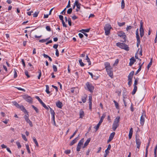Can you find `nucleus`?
<instances>
[{
	"label": "nucleus",
	"mask_w": 157,
	"mask_h": 157,
	"mask_svg": "<svg viewBox=\"0 0 157 157\" xmlns=\"http://www.w3.org/2000/svg\"><path fill=\"white\" fill-rule=\"evenodd\" d=\"M120 117L119 116L117 117L114 120L112 125V129L114 131H115L119 125Z\"/></svg>",
	"instance_id": "nucleus-1"
},
{
	"label": "nucleus",
	"mask_w": 157,
	"mask_h": 157,
	"mask_svg": "<svg viewBox=\"0 0 157 157\" xmlns=\"http://www.w3.org/2000/svg\"><path fill=\"white\" fill-rule=\"evenodd\" d=\"M116 45L120 48L128 51L129 50V48L126 44L124 43L118 42L116 44Z\"/></svg>",
	"instance_id": "nucleus-2"
},
{
	"label": "nucleus",
	"mask_w": 157,
	"mask_h": 157,
	"mask_svg": "<svg viewBox=\"0 0 157 157\" xmlns=\"http://www.w3.org/2000/svg\"><path fill=\"white\" fill-rule=\"evenodd\" d=\"M112 28L111 25L108 24L105 25L104 27V30L105 35L108 36L109 35L110 33V30Z\"/></svg>",
	"instance_id": "nucleus-3"
},
{
	"label": "nucleus",
	"mask_w": 157,
	"mask_h": 157,
	"mask_svg": "<svg viewBox=\"0 0 157 157\" xmlns=\"http://www.w3.org/2000/svg\"><path fill=\"white\" fill-rule=\"evenodd\" d=\"M134 73V71H132L131 72L128 76V84L129 86H131L132 84V78Z\"/></svg>",
	"instance_id": "nucleus-4"
},
{
	"label": "nucleus",
	"mask_w": 157,
	"mask_h": 157,
	"mask_svg": "<svg viewBox=\"0 0 157 157\" xmlns=\"http://www.w3.org/2000/svg\"><path fill=\"white\" fill-rule=\"evenodd\" d=\"M86 86L87 90L91 92H93L94 87L89 82H87L86 84Z\"/></svg>",
	"instance_id": "nucleus-5"
},
{
	"label": "nucleus",
	"mask_w": 157,
	"mask_h": 157,
	"mask_svg": "<svg viewBox=\"0 0 157 157\" xmlns=\"http://www.w3.org/2000/svg\"><path fill=\"white\" fill-rule=\"evenodd\" d=\"M84 141V138H82L80 140L78 143L76 148V150L78 152L80 151V149L81 148L82 145L83 144Z\"/></svg>",
	"instance_id": "nucleus-6"
},
{
	"label": "nucleus",
	"mask_w": 157,
	"mask_h": 157,
	"mask_svg": "<svg viewBox=\"0 0 157 157\" xmlns=\"http://www.w3.org/2000/svg\"><path fill=\"white\" fill-rule=\"evenodd\" d=\"M22 96L23 98L27 102L29 103H31L32 102L33 99L30 96L27 94L23 95Z\"/></svg>",
	"instance_id": "nucleus-7"
},
{
	"label": "nucleus",
	"mask_w": 157,
	"mask_h": 157,
	"mask_svg": "<svg viewBox=\"0 0 157 157\" xmlns=\"http://www.w3.org/2000/svg\"><path fill=\"white\" fill-rule=\"evenodd\" d=\"M143 23L141 21L140 22V36L142 37L144 35V30L143 28Z\"/></svg>",
	"instance_id": "nucleus-8"
},
{
	"label": "nucleus",
	"mask_w": 157,
	"mask_h": 157,
	"mask_svg": "<svg viewBox=\"0 0 157 157\" xmlns=\"http://www.w3.org/2000/svg\"><path fill=\"white\" fill-rule=\"evenodd\" d=\"M105 115H103L102 116H101L98 124H97V126L96 127H94V128L95 129L96 131H97L98 130L100 126V125L101 123L103 122V120L104 119V118H105Z\"/></svg>",
	"instance_id": "nucleus-9"
},
{
	"label": "nucleus",
	"mask_w": 157,
	"mask_h": 157,
	"mask_svg": "<svg viewBox=\"0 0 157 157\" xmlns=\"http://www.w3.org/2000/svg\"><path fill=\"white\" fill-rule=\"evenodd\" d=\"M146 117L145 114H144L143 113L141 116L140 123L141 125H143L144 124L145 122V118Z\"/></svg>",
	"instance_id": "nucleus-10"
},
{
	"label": "nucleus",
	"mask_w": 157,
	"mask_h": 157,
	"mask_svg": "<svg viewBox=\"0 0 157 157\" xmlns=\"http://www.w3.org/2000/svg\"><path fill=\"white\" fill-rule=\"evenodd\" d=\"M24 118L25 121L27 122V123L29 124L30 126L31 127H32L33 126L32 123L30 120L29 119L28 116L25 115L24 117Z\"/></svg>",
	"instance_id": "nucleus-11"
},
{
	"label": "nucleus",
	"mask_w": 157,
	"mask_h": 157,
	"mask_svg": "<svg viewBox=\"0 0 157 157\" xmlns=\"http://www.w3.org/2000/svg\"><path fill=\"white\" fill-rule=\"evenodd\" d=\"M136 143L137 145V148L139 149L141 144V141L137 137H136Z\"/></svg>",
	"instance_id": "nucleus-12"
},
{
	"label": "nucleus",
	"mask_w": 157,
	"mask_h": 157,
	"mask_svg": "<svg viewBox=\"0 0 157 157\" xmlns=\"http://www.w3.org/2000/svg\"><path fill=\"white\" fill-rule=\"evenodd\" d=\"M71 93L74 94H76L78 92V89L77 88H72L71 89Z\"/></svg>",
	"instance_id": "nucleus-13"
},
{
	"label": "nucleus",
	"mask_w": 157,
	"mask_h": 157,
	"mask_svg": "<svg viewBox=\"0 0 157 157\" xmlns=\"http://www.w3.org/2000/svg\"><path fill=\"white\" fill-rule=\"evenodd\" d=\"M130 61L129 65L130 66H132L135 62L136 60L133 57H132L130 59Z\"/></svg>",
	"instance_id": "nucleus-14"
},
{
	"label": "nucleus",
	"mask_w": 157,
	"mask_h": 157,
	"mask_svg": "<svg viewBox=\"0 0 157 157\" xmlns=\"http://www.w3.org/2000/svg\"><path fill=\"white\" fill-rule=\"evenodd\" d=\"M56 105L57 107L61 108L63 106V104L61 102L59 101L56 102Z\"/></svg>",
	"instance_id": "nucleus-15"
},
{
	"label": "nucleus",
	"mask_w": 157,
	"mask_h": 157,
	"mask_svg": "<svg viewBox=\"0 0 157 157\" xmlns=\"http://www.w3.org/2000/svg\"><path fill=\"white\" fill-rule=\"evenodd\" d=\"M107 74L109 75V76L111 77V78H113V71H112V69L110 70H109V71H107Z\"/></svg>",
	"instance_id": "nucleus-16"
},
{
	"label": "nucleus",
	"mask_w": 157,
	"mask_h": 157,
	"mask_svg": "<svg viewBox=\"0 0 157 157\" xmlns=\"http://www.w3.org/2000/svg\"><path fill=\"white\" fill-rule=\"evenodd\" d=\"M117 34L120 37H121L122 36H123L125 37V33L122 31L118 32Z\"/></svg>",
	"instance_id": "nucleus-17"
},
{
	"label": "nucleus",
	"mask_w": 157,
	"mask_h": 157,
	"mask_svg": "<svg viewBox=\"0 0 157 157\" xmlns=\"http://www.w3.org/2000/svg\"><path fill=\"white\" fill-rule=\"evenodd\" d=\"M79 116L80 118H82L84 116V113L83 110L81 109L79 111Z\"/></svg>",
	"instance_id": "nucleus-18"
},
{
	"label": "nucleus",
	"mask_w": 157,
	"mask_h": 157,
	"mask_svg": "<svg viewBox=\"0 0 157 157\" xmlns=\"http://www.w3.org/2000/svg\"><path fill=\"white\" fill-rule=\"evenodd\" d=\"M87 95L86 94H84L82 97V100L83 103H85L86 100V98Z\"/></svg>",
	"instance_id": "nucleus-19"
},
{
	"label": "nucleus",
	"mask_w": 157,
	"mask_h": 157,
	"mask_svg": "<svg viewBox=\"0 0 157 157\" xmlns=\"http://www.w3.org/2000/svg\"><path fill=\"white\" fill-rule=\"evenodd\" d=\"M90 138H89L86 141V142L85 143V144H84V146L83 147V148H85L86 146L90 142Z\"/></svg>",
	"instance_id": "nucleus-20"
},
{
	"label": "nucleus",
	"mask_w": 157,
	"mask_h": 157,
	"mask_svg": "<svg viewBox=\"0 0 157 157\" xmlns=\"http://www.w3.org/2000/svg\"><path fill=\"white\" fill-rule=\"evenodd\" d=\"M20 109L21 110H22L24 113H27V115H28V113L27 112V110H26V109H25V108L24 107L23 105H21V106Z\"/></svg>",
	"instance_id": "nucleus-21"
},
{
	"label": "nucleus",
	"mask_w": 157,
	"mask_h": 157,
	"mask_svg": "<svg viewBox=\"0 0 157 157\" xmlns=\"http://www.w3.org/2000/svg\"><path fill=\"white\" fill-rule=\"evenodd\" d=\"M35 98L38 100L40 103L43 106L45 104L42 101V100L40 98L37 96H36Z\"/></svg>",
	"instance_id": "nucleus-22"
},
{
	"label": "nucleus",
	"mask_w": 157,
	"mask_h": 157,
	"mask_svg": "<svg viewBox=\"0 0 157 157\" xmlns=\"http://www.w3.org/2000/svg\"><path fill=\"white\" fill-rule=\"evenodd\" d=\"M144 62H143L141 65H140L141 63H139V69H138V70H137V71L136 72V74H135L136 75L140 71L141 69V67H142V65H143V64H144Z\"/></svg>",
	"instance_id": "nucleus-23"
},
{
	"label": "nucleus",
	"mask_w": 157,
	"mask_h": 157,
	"mask_svg": "<svg viewBox=\"0 0 157 157\" xmlns=\"http://www.w3.org/2000/svg\"><path fill=\"white\" fill-rule=\"evenodd\" d=\"M111 147V145L109 144L108 145L107 148L105 151V152L106 153L109 154V150Z\"/></svg>",
	"instance_id": "nucleus-24"
},
{
	"label": "nucleus",
	"mask_w": 157,
	"mask_h": 157,
	"mask_svg": "<svg viewBox=\"0 0 157 157\" xmlns=\"http://www.w3.org/2000/svg\"><path fill=\"white\" fill-rule=\"evenodd\" d=\"M78 140V137L76 138L75 139L72 140L71 143H70V145H72L73 144H74L76 143L77 140Z\"/></svg>",
	"instance_id": "nucleus-25"
},
{
	"label": "nucleus",
	"mask_w": 157,
	"mask_h": 157,
	"mask_svg": "<svg viewBox=\"0 0 157 157\" xmlns=\"http://www.w3.org/2000/svg\"><path fill=\"white\" fill-rule=\"evenodd\" d=\"M137 89V86H134V89H133V91L132 93V95L136 93Z\"/></svg>",
	"instance_id": "nucleus-26"
},
{
	"label": "nucleus",
	"mask_w": 157,
	"mask_h": 157,
	"mask_svg": "<svg viewBox=\"0 0 157 157\" xmlns=\"http://www.w3.org/2000/svg\"><path fill=\"white\" fill-rule=\"evenodd\" d=\"M75 5L76 6L77 9H80V5H81V4H79L78 1L75 2Z\"/></svg>",
	"instance_id": "nucleus-27"
},
{
	"label": "nucleus",
	"mask_w": 157,
	"mask_h": 157,
	"mask_svg": "<svg viewBox=\"0 0 157 157\" xmlns=\"http://www.w3.org/2000/svg\"><path fill=\"white\" fill-rule=\"evenodd\" d=\"M33 141L35 144H36V145L37 147L39 146V144H38L37 141V140L36 139V138L35 137H33Z\"/></svg>",
	"instance_id": "nucleus-28"
},
{
	"label": "nucleus",
	"mask_w": 157,
	"mask_h": 157,
	"mask_svg": "<svg viewBox=\"0 0 157 157\" xmlns=\"http://www.w3.org/2000/svg\"><path fill=\"white\" fill-rule=\"evenodd\" d=\"M45 86L46 87V89L45 91L47 94H49L50 93V91H49V86H48V85H46Z\"/></svg>",
	"instance_id": "nucleus-29"
},
{
	"label": "nucleus",
	"mask_w": 157,
	"mask_h": 157,
	"mask_svg": "<svg viewBox=\"0 0 157 157\" xmlns=\"http://www.w3.org/2000/svg\"><path fill=\"white\" fill-rule=\"evenodd\" d=\"M125 3L124 0H122L121 2V8L123 9L124 8Z\"/></svg>",
	"instance_id": "nucleus-30"
},
{
	"label": "nucleus",
	"mask_w": 157,
	"mask_h": 157,
	"mask_svg": "<svg viewBox=\"0 0 157 157\" xmlns=\"http://www.w3.org/2000/svg\"><path fill=\"white\" fill-rule=\"evenodd\" d=\"M79 62L80 65L81 67H83L84 66L85 64L82 62L81 59H80L79 60Z\"/></svg>",
	"instance_id": "nucleus-31"
},
{
	"label": "nucleus",
	"mask_w": 157,
	"mask_h": 157,
	"mask_svg": "<svg viewBox=\"0 0 157 157\" xmlns=\"http://www.w3.org/2000/svg\"><path fill=\"white\" fill-rule=\"evenodd\" d=\"M49 108L50 109V112L51 114L52 115H55V113L53 110L49 106H48Z\"/></svg>",
	"instance_id": "nucleus-32"
},
{
	"label": "nucleus",
	"mask_w": 157,
	"mask_h": 157,
	"mask_svg": "<svg viewBox=\"0 0 157 157\" xmlns=\"http://www.w3.org/2000/svg\"><path fill=\"white\" fill-rule=\"evenodd\" d=\"M136 39H140L139 35L138 29H137L136 31Z\"/></svg>",
	"instance_id": "nucleus-33"
},
{
	"label": "nucleus",
	"mask_w": 157,
	"mask_h": 157,
	"mask_svg": "<svg viewBox=\"0 0 157 157\" xmlns=\"http://www.w3.org/2000/svg\"><path fill=\"white\" fill-rule=\"evenodd\" d=\"M115 133L114 132H113L112 133L110 134V135L109 136V138H110V139H112V140H113V138L114 137V136L115 135Z\"/></svg>",
	"instance_id": "nucleus-34"
},
{
	"label": "nucleus",
	"mask_w": 157,
	"mask_h": 157,
	"mask_svg": "<svg viewBox=\"0 0 157 157\" xmlns=\"http://www.w3.org/2000/svg\"><path fill=\"white\" fill-rule=\"evenodd\" d=\"M38 73H39V75L38 76V78L40 79L41 75V71L40 70H38Z\"/></svg>",
	"instance_id": "nucleus-35"
},
{
	"label": "nucleus",
	"mask_w": 157,
	"mask_h": 157,
	"mask_svg": "<svg viewBox=\"0 0 157 157\" xmlns=\"http://www.w3.org/2000/svg\"><path fill=\"white\" fill-rule=\"evenodd\" d=\"M152 59L151 58V60L150 62H149V64H148L147 65V68L148 69H149V68L151 67V65L152 64Z\"/></svg>",
	"instance_id": "nucleus-36"
},
{
	"label": "nucleus",
	"mask_w": 157,
	"mask_h": 157,
	"mask_svg": "<svg viewBox=\"0 0 157 157\" xmlns=\"http://www.w3.org/2000/svg\"><path fill=\"white\" fill-rule=\"evenodd\" d=\"M113 101V102H114V103L115 104V106L116 107V108L117 109H118V108H119V105H118V103L116 101H115V100H114Z\"/></svg>",
	"instance_id": "nucleus-37"
},
{
	"label": "nucleus",
	"mask_w": 157,
	"mask_h": 157,
	"mask_svg": "<svg viewBox=\"0 0 157 157\" xmlns=\"http://www.w3.org/2000/svg\"><path fill=\"white\" fill-rule=\"evenodd\" d=\"M25 145H26V149H27V150L28 152L29 153H30L31 152H30V149H29V145L28 144H26Z\"/></svg>",
	"instance_id": "nucleus-38"
},
{
	"label": "nucleus",
	"mask_w": 157,
	"mask_h": 157,
	"mask_svg": "<svg viewBox=\"0 0 157 157\" xmlns=\"http://www.w3.org/2000/svg\"><path fill=\"white\" fill-rule=\"evenodd\" d=\"M32 106L36 113H37L39 112L38 109L36 107H35L34 105H32Z\"/></svg>",
	"instance_id": "nucleus-39"
},
{
	"label": "nucleus",
	"mask_w": 157,
	"mask_h": 157,
	"mask_svg": "<svg viewBox=\"0 0 157 157\" xmlns=\"http://www.w3.org/2000/svg\"><path fill=\"white\" fill-rule=\"evenodd\" d=\"M137 40V43L136 44V45L137 47H139V45H140V39H136Z\"/></svg>",
	"instance_id": "nucleus-40"
},
{
	"label": "nucleus",
	"mask_w": 157,
	"mask_h": 157,
	"mask_svg": "<svg viewBox=\"0 0 157 157\" xmlns=\"http://www.w3.org/2000/svg\"><path fill=\"white\" fill-rule=\"evenodd\" d=\"M104 65L105 68L110 66V63L108 62H105L104 63Z\"/></svg>",
	"instance_id": "nucleus-41"
},
{
	"label": "nucleus",
	"mask_w": 157,
	"mask_h": 157,
	"mask_svg": "<svg viewBox=\"0 0 157 157\" xmlns=\"http://www.w3.org/2000/svg\"><path fill=\"white\" fill-rule=\"evenodd\" d=\"M49 38L46 39H41L39 40V42L41 43H44Z\"/></svg>",
	"instance_id": "nucleus-42"
},
{
	"label": "nucleus",
	"mask_w": 157,
	"mask_h": 157,
	"mask_svg": "<svg viewBox=\"0 0 157 157\" xmlns=\"http://www.w3.org/2000/svg\"><path fill=\"white\" fill-rule=\"evenodd\" d=\"M39 13V12H35V13L33 14V17H36L37 16Z\"/></svg>",
	"instance_id": "nucleus-43"
},
{
	"label": "nucleus",
	"mask_w": 157,
	"mask_h": 157,
	"mask_svg": "<svg viewBox=\"0 0 157 157\" xmlns=\"http://www.w3.org/2000/svg\"><path fill=\"white\" fill-rule=\"evenodd\" d=\"M138 78H137L135 79V80L134 81V86H136V85L137 84V82H138Z\"/></svg>",
	"instance_id": "nucleus-44"
},
{
	"label": "nucleus",
	"mask_w": 157,
	"mask_h": 157,
	"mask_svg": "<svg viewBox=\"0 0 157 157\" xmlns=\"http://www.w3.org/2000/svg\"><path fill=\"white\" fill-rule=\"evenodd\" d=\"M25 73L28 78H29L30 77V76L28 74V71L26 70H25Z\"/></svg>",
	"instance_id": "nucleus-45"
},
{
	"label": "nucleus",
	"mask_w": 157,
	"mask_h": 157,
	"mask_svg": "<svg viewBox=\"0 0 157 157\" xmlns=\"http://www.w3.org/2000/svg\"><path fill=\"white\" fill-rule=\"evenodd\" d=\"M125 24V23L124 22H123L122 23H120V22L118 23V25L120 26H123V25H124Z\"/></svg>",
	"instance_id": "nucleus-46"
},
{
	"label": "nucleus",
	"mask_w": 157,
	"mask_h": 157,
	"mask_svg": "<svg viewBox=\"0 0 157 157\" xmlns=\"http://www.w3.org/2000/svg\"><path fill=\"white\" fill-rule=\"evenodd\" d=\"M52 67L54 71L55 72H56L57 71V68L56 66L55 65H53Z\"/></svg>",
	"instance_id": "nucleus-47"
},
{
	"label": "nucleus",
	"mask_w": 157,
	"mask_h": 157,
	"mask_svg": "<svg viewBox=\"0 0 157 157\" xmlns=\"http://www.w3.org/2000/svg\"><path fill=\"white\" fill-rule=\"evenodd\" d=\"M92 97L91 96H90L89 97V103H92Z\"/></svg>",
	"instance_id": "nucleus-48"
},
{
	"label": "nucleus",
	"mask_w": 157,
	"mask_h": 157,
	"mask_svg": "<svg viewBox=\"0 0 157 157\" xmlns=\"http://www.w3.org/2000/svg\"><path fill=\"white\" fill-rule=\"evenodd\" d=\"M15 87V88H16V89H17L18 90H21L24 92H25V89H22L20 87Z\"/></svg>",
	"instance_id": "nucleus-49"
},
{
	"label": "nucleus",
	"mask_w": 157,
	"mask_h": 157,
	"mask_svg": "<svg viewBox=\"0 0 157 157\" xmlns=\"http://www.w3.org/2000/svg\"><path fill=\"white\" fill-rule=\"evenodd\" d=\"M16 143L18 148H21V145L20 144V143L19 142H16Z\"/></svg>",
	"instance_id": "nucleus-50"
},
{
	"label": "nucleus",
	"mask_w": 157,
	"mask_h": 157,
	"mask_svg": "<svg viewBox=\"0 0 157 157\" xmlns=\"http://www.w3.org/2000/svg\"><path fill=\"white\" fill-rule=\"evenodd\" d=\"M105 68L106 69V71H109V70H110L112 69V68L111 66L109 67H106Z\"/></svg>",
	"instance_id": "nucleus-51"
},
{
	"label": "nucleus",
	"mask_w": 157,
	"mask_h": 157,
	"mask_svg": "<svg viewBox=\"0 0 157 157\" xmlns=\"http://www.w3.org/2000/svg\"><path fill=\"white\" fill-rule=\"evenodd\" d=\"M17 77V73L16 71V70L14 69V78H16Z\"/></svg>",
	"instance_id": "nucleus-52"
},
{
	"label": "nucleus",
	"mask_w": 157,
	"mask_h": 157,
	"mask_svg": "<svg viewBox=\"0 0 157 157\" xmlns=\"http://www.w3.org/2000/svg\"><path fill=\"white\" fill-rule=\"evenodd\" d=\"M123 39V40H121V41L123 42H126V36L125 35V37H124V36L123 37V36H122L121 37Z\"/></svg>",
	"instance_id": "nucleus-53"
},
{
	"label": "nucleus",
	"mask_w": 157,
	"mask_h": 157,
	"mask_svg": "<svg viewBox=\"0 0 157 157\" xmlns=\"http://www.w3.org/2000/svg\"><path fill=\"white\" fill-rule=\"evenodd\" d=\"M90 29H82L81 31H82V32H88L90 31Z\"/></svg>",
	"instance_id": "nucleus-54"
},
{
	"label": "nucleus",
	"mask_w": 157,
	"mask_h": 157,
	"mask_svg": "<svg viewBox=\"0 0 157 157\" xmlns=\"http://www.w3.org/2000/svg\"><path fill=\"white\" fill-rule=\"evenodd\" d=\"M22 137L24 140L26 141H27V139H26L25 135L22 134Z\"/></svg>",
	"instance_id": "nucleus-55"
},
{
	"label": "nucleus",
	"mask_w": 157,
	"mask_h": 157,
	"mask_svg": "<svg viewBox=\"0 0 157 157\" xmlns=\"http://www.w3.org/2000/svg\"><path fill=\"white\" fill-rule=\"evenodd\" d=\"M46 30L48 31H51V28L49 26H47L46 27Z\"/></svg>",
	"instance_id": "nucleus-56"
},
{
	"label": "nucleus",
	"mask_w": 157,
	"mask_h": 157,
	"mask_svg": "<svg viewBox=\"0 0 157 157\" xmlns=\"http://www.w3.org/2000/svg\"><path fill=\"white\" fill-rule=\"evenodd\" d=\"M66 8H65L63 11L61 12V14H63V15H65V13H66Z\"/></svg>",
	"instance_id": "nucleus-57"
},
{
	"label": "nucleus",
	"mask_w": 157,
	"mask_h": 157,
	"mask_svg": "<svg viewBox=\"0 0 157 157\" xmlns=\"http://www.w3.org/2000/svg\"><path fill=\"white\" fill-rule=\"evenodd\" d=\"M56 55L57 57H58L59 56V51L57 49L56 50Z\"/></svg>",
	"instance_id": "nucleus-58"
},
{
	"label": "nucleus",
	"mask_w": 157,
	"mask_h": 157,
	"mask_svg": "<svg viewBox=\"0 0 157 157\" xmlns=\"http://www.w3.org/2000/svg\"><path fill=\"white\" fill-rule=\"evenodd\" d=\"M132 28V27L131 26H127L126 28V30L128 31L130 29Z\"/></svg>",
	"instance_id": "nucleus-59"
},
{
	"label": "nucleus",
	"mask_w": 157,
	"mask_h": 157,
	"mask_svg": "<svg viewBox=\"0 0 157 157\" xmlns=\"http://www.w3.org/2000/svg\"><path fill=\"white\" fill-rule=\"evenodd\" d=\"M59 18L60 20H61V21L63 20V16L61 15H59Z\"/></svg>",
	"instance_id": "nucleus-60"
},
{
	"label": "nucleus",
	"mask_w": 157,
	"mask_h": 157,
	"mask_svg": "<svg viewBox=\"0 0 157 157\" xmlns=\"http://www.w3.org/2000/svg\"><path fill=\"white\" fill-rule=\"evenodd\" d=\"M62 23L63 26H64V27H67V25L65 24V22L64 21V20L62 21Z\"/></svg>",
	"instance_id": "nucleus-61"
},
{
	"label": "nucleus",
	"mask_w": 157,
	"mask_h": 157,
	"mask_svg": "<svg viewBox=\"0 0 157 157\" xmlns=\"http://www.w3.org/2000/svg\"><path fill=\"white\" fill-rule=\"evenodd\" d=\"M58 45L57 44H55L53 46V48H55V49H57L58 47Z\"/></svg>",
	"instance_id": "nucleus-62"
},
{
	"label": "nucleus",
	"mask_w": 157,
	"mask_h": 157,
	"mask_svg": "<svg viewBox=\"0 0 157 157\" xmlns=\"http://www.w3.org/2000/svg\"><path fill=\"white\" fill-rule=\"evenodd\" d=\"M1 147L2 148H7V146L6 145H5L4 144H2L1 145Z\"/></svg>",
	"instance_id": "nucleus-63"
},
{
	"label": "nucleus",
	"mask_w": 157,
	"mask_h": 157,
	"mask_svg": "<svg viewBox=\"0 0 157 157\" xmlns=\"http://www.w3.org/2000/svg\"><path fill=\"white\" fill-rule=\"evenodd\" d=\"M72 18L73 20H75L77 18V17L75 15L72 17Z\"/></svg>",
	"instance_id": "nucleus-64"
}]
</instances>
